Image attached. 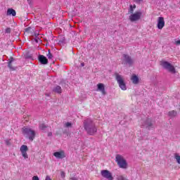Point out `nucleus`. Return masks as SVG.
<instances>
[{
  "mask_svg": "<svg viewBox=\"0 0 180 180\" xmlns=\"http://www.w3.org/2000/svg\"><path fill=\"white\" fill-rule=\"evenodd\" d=\"M32 180H39V176H34L32 177Z\"/></svg>",
  "mask_w": 180,
  "mask_h": 180,
  "instance_id": "28",
  "label": "nucleus"
},
{
  "mask_svg": "<svg viewBox=\"0 0 180 180\" xmlns=\"http://www.w3.org/2000/svg\"><path fill=\"white\" fill-rule=\"evenodd\" d=\"M153 120L151 119H146L141 126L142 127H146V129H153Z\"/></svg>",
  "mask_w": 180,
  "mask_h": 180,
  "instance_id": "8",
  "label": "nucleus"
},
{
  "mask_svg": "<svg viewBox=\"0 0 180 180\" xmlns=\"http://www.w3.org/2000/svg\"><path fill=\"white\" fill-rule=\"evenodd\" d=\"M6 33H11V28H6Z\"/></svg>",
  "mask_w": 180,
  "mask_h": 180,
  "instance_id": "29",
  "label": "nucleus"
},
{
  "mask_svg": "<svg viewBox=\"0 0 180 180\" xmlns=\"http://www.w3.org/2000/svg\"><path fill=\"white\" fill-rule=\"evenodd\" d=\"M115 78L120 88L122 91H126V89H127V87L126 86V83L124 82V78H123V76H122L119 73H115Z\"/></svg>",
  "mask_w": 180,
  "mask_h": 180,
  "instance_id": "5",
  "label": "nucleus"
},
{
  "mask_svg": "<svg viewBox=\"0 0 180 180\" xmlns=\"http://www.w3.org/2000/svg\"><path fill=\"white\" fill-rule=\"evenodd\" d=\"M51 132H49V134H48V136H51Z\"/></svg>",
  "mask_w": 180,
  "mask_h": 180,
  "instance_id": "32",
  "label": "nucleus"
},
{
  "mask_svg": "<svg viewBox=\"0 0 180 180\" xmlns=\"http://www.w3.org/2000/svg\"><path fill=\"white\" fill-rule=\"evenodd\" d=\"M39 60L41 64H47L49 63V60H47V58L46 56L41 55L39 56Z\"/></svg>",
  "mask_w": 180,
  "mask_h": 180,
  "instance_id": "14",
  "label": "nucleus"
},
{
  "mask_svg": "<svg viewBox=\"0 0 180 180\" xmlns=\"http://www.w3.org/2000/svg\"><path fill=\"white\" fill-rule=\"evenodd\" d=\"M134 9H136V6H135V4H134V5H131L130 6H129V13H133L134 12Z\"/></svg>",
  "mask_w": 180,
  "mask_h": 180,
  "instance_id": "19",
  "label": "nucleus"
},
{
  "mask_svg": "<svg viewBox=\"0 0 180 180\" xmlns=\"http://www.w3.org/2000/svg\"><path fill=\"white\" fill-rule=\"evenodd\" d=\"M84 127L86 133L89 136H94V134H95L98 131V128H96L95 124L94 123V122H92V120L91 119H87L84 120Z\"/></svg>",
  "mask_w": 180,
  "mask_h": 180,
  "instance_id": "1",
  "label": "nucleus"
},
{
  "mask_svg": "<svg viewBox=\"0 0 180 180\" xmlns=\"http://www.w3.org/2000/svg\"><path fill=\"white\" fill-rule=\"evenodd\" d=\"M142 15L143 13L141 11H136L135 13H131L129 19L131 22H137V20H140V19H141Z\"/></svg>",
  "mask_w": 180,
  "mask_h": 180,
  "instance_id": "6",
  "label": "nucleus"
},
{
  "mask_svg": "<svg viewBox=\"0 0 180 180\" xmlns=\"http://www.w3.org/2000/svg\"><path fill=\"white\" fill-rule=\"evenodd\" d=\"M122 61L124 64H128L129 65L133 64V59L129 55L124 54L122 56Z\"/></svg>",
  "mask_w": 180,
  "mask_h": 180,
  "instance_id": "12",
  "label": "nucleus"
},
{
  "mask_svg": "<svg viewBox=\"0 0 180 180\" xmlns=\"http://www.w3.org/2000/svg\"><path fill=\"white\" fill-rule=\"evenodd\" d=\"M81 65H82V67H84V66H85V64H84V63H81Z\"/></svg>",
  "mask_w": 180,
  "mask_h": 180,
  "instance_id": "31",
  "label": "nucleus"
},
{
  "mask_svg": "<svg viewBox=\"0 0 180 180\" xmlns=\"http://www.w3.org/2000/svg\"><path fill=\"white\" fill-rule=\"evenodd\" d=\"M22 134L25 136L26 139H29L30 141H33L34 137H36V131L27 127H24L22 128Z\"/></svg>",
  "mask_w": 180,
  "mask_h": 180,
  "instance_id": "2",
  "label": "nucleus"
},
{
  "mask_svg": "<svg viewBox=\"0 0 180 180\" xmlns=\"http://www.w3.org/2000/svg\"><path fill=\"white\" fill-rule=\"evenodd\" d=\"M117 180H127L126 178H124V176H119L117 177Z\"/></svg>",
  "mask_w": 180,
  "mask_h": 180,
  "instance_id": "24",
  "label": "nucleus"
},
{
  "mask_svg": "<svg viewBox=\"0 0 180 180\" xmlns=\"http://www.w3.org/2000/svg\"><path fill=\"white\" fill-rule=\"evenodd\" d=\"M174 160L177 162V164H180V155L179 153H174Z\"/></svg>",
  "mask_w": 180,
  "mask_h": 180,
  "instance_id": "17",
  "label": "nucleus"
},
{
  "mask_svg": "<svg viewBox=\"0 0 180 180\" xmlns=\"http://www.w3.org/2000/svg\"><path fill=\"white\" fill-rule=\"evenodd\" d=\"M115 161L118 164L120 168H122V169H127L128 167L127 161L122 155H117L115 156Z\"/></svg>",
  "mask_w": 180,
  "mask_h": 180,
  "instance_id": "4",
  "label": "nucleus"
},
{
  "mask_svg": "<svg viewBox=\"0 0 180 180\" xmlns=\"http://www.w3.org/2000/svg\"><path fill=\"white\" fill-rule=\"evenodd\" d=\"M29 148L26 145H22L20 148V151L24 158V160H27L29 158V155H27V151Z\"/></svg>",
  "mask_w": 180,
  "mask_h": 180,
  "instance_id": "7",
  "label": "nucleus"
},
{
  "mask_svg": "<svg viewBox=\"0 0 180 180\" xmlns=\"http://www.w3.org/2000/svg\"><path fill=\"white\" fill-rule=\"evenodd\" d=\"M102 177L105 178L108 180H113V176H112V173L108 170H102L101 172Z\"/></svg>",
  "mask_w": 180,
  "mask_h": 180,
  "instance_id": "9",
  "label": "nucleus"
},
{
  "mask_svg": "<svg viewBox=\"0 0 180 180\" xmlns=\"http://www.w3.org/2000/svg\"><path fill=\"white\" fill-rule=\"evenodd\" d=\"M5 143L7 146H9V144H11V141L9 140H6Z\"/></svg>",
  "mask_w": 180,
  "mask_h": 180,
  "instance_id": "27",
  "label": "nucleus"
},
{
  "mask_svg": "<svg viewBox=\"0 0 180 180\" xmlns=\"http://www.w3.org/2000/svg\"><path fill=\"white\" fill-rule=\"evenodd\" d=\"M53 157L56 158L57 160H63L65 158V152L64 150H60L53 153Z\"/></svg>",
  "mask_w": 180,
  "mask_h": 180,
  "instance_id": "10",
  "label": "nucleus"
},
{
  "mask_svg": "<svg viewBox=\"0 0 180 180\" xmlns=\"http://www.w3.org/2000/svg\"><path fill=\"white\" fill-rule=\"evenodd\" d=\"M60 176H61V178H65V172H60Z\"/></svg>",
  "mask_w": 180,
  "mask_h": 180,
  "instance_id": "26",
  "label": "nucleus"
},
{
  "mask_svg": "<svg viewBox=\"0 0 180 180\" xmlns=\"http://www.w3.org/2000/svg\"><path fill=\"white\" fill-rule=\"evenodd\" d=\"M175 44H177V45H179L180 44V39L175 40Z\"/></svg>",
  "mask_w": 180,
  "mask_h": 180,
  "instance_id": "30",
  "label": "nucleus"
},
{
  "mask_svg": "<svg viewBox=\"0 0 180 180\" xmlns=\"http://www.w3.org/2000/svg\"><path fill=\"white\" fill-rule=\"evenodd\" d=\"M46 57H48V58L49 60H51V58H53V55L51 54V52H50V50L48 51V53L46 54Z\"/></svg>",
  "mask_w": 180,
  "mask_h": 180,
  "instance_id": "22",
  "label": "nucleus"
},
{
  "mask_svg": "<svg viewBox=\"0 0 180 180\" xmlns=\"http://www.w3.org/2000/svg\"><path fill=\"white\" fill-rule=\"evenodd\" d=\"M16 16V11L13 8H8L7 10V16Z\"/></svg>",
  "mask_w": 180,
  "mask_h": 180,
  "instance_id": "16",
  "label": "nucleus"
},
{
  "mask_svg": "<svg viewBox=\"0 0 180 180\" xmlns=\"http://www.w3.org/2000/svg\"><path fill=\"white\" fill-rule=\"evenodd\" d=\"M53 92H56L57 94H61V86H56L53 89Z\"/></svg>",
  "mask_w": 180,
  "mask_h": 180,
  "instance_id": "18",
  "label": "nucleus"
},
{
  "mask_svg": "<svg viewBox=\"0 0 180 180\" xmlns=\"http://www.w3.org/2000/svg\"><path fill=\"white\" fill-rule=\"evenodd\" d=\"M164 26H165V20H164L163 17H159L158 18V25L157 27L159 29V30H162L164 28Z\"/></svg>",
  "mask_w": 180,
  "mask_h": 180,
  "instance_id": "11",
  "label": "nucleus"
},
{
  "mask_svg": "<svg viewBox=\"0 0 180 180\" xmlns=\"http://www.w3.org/2000/svg\"><path fill=\"white\" fill-rule=\"evenodd\" d=\"M28 1V4H30V0H27Z\"/></svg>",
  "mask_w": 180,
  "mask_h": 180,
  "instance_id": "34",
  "label": "nucleus"
},
{
  "mask_svg": "<svg viewBox=\"0 0 180 180\" xmlns=\"http://www.w3.org/2000/svg\"><path fill=\"white\" fill-rule=\"evenodd\" d=\"M160 65L171 74H176V69H175V67L171 63L166 60H161Z\"/></svg>",
  "mask_w": 180,
  "mask_h": 180,
  "instance_id": "3",
  "label": "nucleus"
},
{
  "mask_svg": "<svg viewBox=\"0 0 180 180\" xmlns=\"http://www.w3.org/2000/svg\"><path fill=\"white\" fill-rule=\"evenodd\" d=\"M70 180H77L75 178H72Z\"/></svg>",
  "mask_w": 180,
  "mask_h": 180,
  "instance_id": "33",
  "label": "nucleus"
},
{
  "mask_svg": "<svg viewBox=\"0 0 180 180\" xmlns=\"http://www.w3.org/2000/svg\"><path fill=\"white\" fill-rule=\"evenodd\" d=\"M12 61H13V58H11V59L9 60V61H8V68H10V70H16V68L12 67Z\"/></svg>",
  "mask_w": 180,
  "mask_h": 180,
  "instance_id": "20",
  "label": "nucleus"
},
{
  "mask_svg": "<svg viewBox=\"0 0 180 180\" xmlns=\"http://www.w3.org/2000/svg\"><path fill=\"white\" fill-rule=\"evenodd\" d=\"M131 81L133 82V84L136 85V84H139V76L136 75H132V76L131 77Z\"/></svg>",
  "mask_w": 180,
  "mask_h": 180,
  "instance_id": "15",
  "label": "nucleus"
},
{
  "mask_svg": "<svg viewBox=\"0 0 180 180\" xmlns=\"http://www.w3.org/2000/svg\"><path fill=\"white\" fill-rule=\"evenodd\" d=\"M46 127H46L44 124H41L39 125V129H40L41 130H45Z\"/></svg>",
  "mask_w": 180,
  "mask_h": 180,
  "instance_id": "23",
  "label": "nucleus"
},
{
  "mask_svg": "<svg viewBox=\"0 0 180 180\" xmlns=\"http://www.w3.org/2000/svg\"><path fill=\"white\" fill-rule=\"evenodd\" d=\"M71 126H72L71 122H66L65 124V127H71Z\"/></svg>",
  "mask_w": 180,
  "mask_h": 180,
  "instance_id": "25",
  "label": "nucleus"
},
{
  "mask_svg": "<svg viewBox=\"0 0 180 180\" xmlns=\"http://www.w3.org/2000/svg\"><path fill=\"white\" fill-rule=\"evenodd\" d=\"M98 91L101 92L103 95L106 94V91H105V85L102 83H99L97 84Z\"/></svg>",
  "mask_w": 180,
  "mask_h": 180,
  "instance_id": "13",
  "label": "nucleus"
},
{
  "mask_svg": "<svg viewBox=\"0 0 180 180\" xmlns=\"http://www.w3.org/2000/svg\"><path fill=\"white\" fill-rule=\"evenodd\" d=\"M169 116H170V117H174V116H176V111L175 110L170 111L169 112Z\"/></svg>",
  "mask_w": 180,
  "mask_h": 180,
  "instance_id": "21",
  "label": "nucleus"
}]
</instances>
